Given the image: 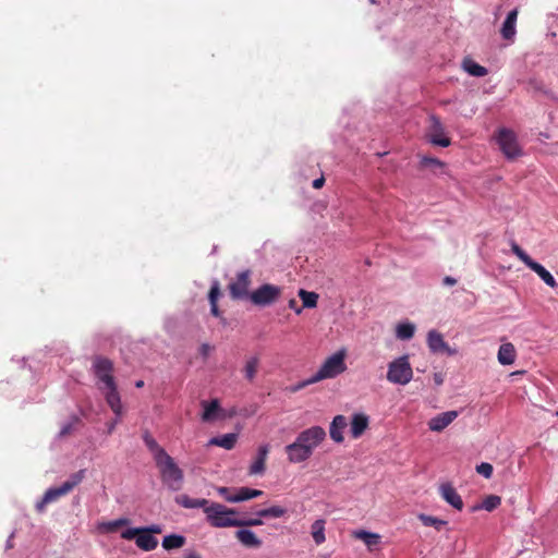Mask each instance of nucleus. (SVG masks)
I'll use <instances>...</instances> for the list:
<instances>
[{
  "instance_id": "nucleus-37",
  "label": "nucleus",
  "mask_w": 558,
  "mask_h": 558,
  "mask_svg": "<svg viewBox=\"0 0 558 558\" xmlns=\"http://www.w3.org/2000/svg\"><path fill=\"white\" fill-rule=\"evenodd\" d=\"M299 296L301 298L304 307L313 308L317 305L318 294L315 292H308L301 289L299 291Z\"/></svg>"
},
{
  "instance_id": "nucleus-46",
  "label": "nucleus",
  "mask_w": 558,
  "mask_h": 558,
  "mask_svg": "<svg viewBox=\"0 0 558 558\" xmlns=\"http://www.w3.org/2000/svg\"><path fill=\"white\" fill-rule=\"evenodd\" d=\"M144 531H147V533H149V535H153L154 534H160L162 532V529L159 524H151L149 526H145V527H142Z\"/></svg>"
},
{
  "instance_id": "nucleus-23",
  "label": "nucleus",
  "mask_w": 558,
  "mask_h": 558,
  "mask_svg": "<svg viewBox=\"0 0 558 558\" xmlns=\"http://www.w3.org/2000/svg\"><path fill=\"white\" fill-rule=\"evenodd\" d=\"M352 536L356 539L363 541L371 551L374 550L380 543L379 534L367 532L364 530L354 531L352 533Z\"/></svg>"
},
{
  "instance_id": "nucleus-43",
  "label": "nucleus",
  "mask_w": 558,
  "mask_h": 558,
  "mask_svg": "<svg viewBox=\"0 0 558 558\" xmlns=\"http://www.w3.org/2000/svg\"><path fill=\"white\" fill-rule=\"evenodd\" d=\"M493 465L487 462H482L476 466V472L481 475H483L485 478H490L493 475Z\"/></svg>"
},
{
  "instance_id": "nucleus-30",
  "label": "nucleus",
  "mask_w": 558,
  "mask_h": 558,
  "mask_svg": "<svg viewBox=\"0 0 558 558\" xmlns=\"http://www.w3.org/2000/svg\"><path fill=\"white\" fill-rule=\"evenodd\" d=\"M185 544V537L178 534H170L163 537L162 547L166 550L181 548Z\"/></svg>"
},
{
  "instance_id": "nucleus-27",
  "label": "nucleus",
  "mask_w": 558,
  "mask_h": 558,
  "mask_svg": "<svg viewBox=\"0 0 558 558\" xmlns=\"http://www.w3.org/2000/svg\"><path fill=\"white\" fill-rule=\"evenodd\" d=\"M201 404L204 409L202 420L204 422L214 421L217 417L218 412L220 411L219 401L217 399H214L210 402L202 401Z\"/></svg>"
},
{
  "instance_id": "nucleus-57",
  "label": "nucleus",
  "mask_w": 558,
  "mask_h": 558,
  "mask_svg": "<svg viewBox=\"0 0 558 558\" xmlns=\"http://www.w3.org/2000/svg\"><path fill=\"white\" fill-rule=\"evenodd\" d=\"M135 387H136V388H142V387H144V381H143V380H137V381L135 383Z\"/></svg>"
},
{
  "instance_id": "nucleus-34",
  "label": "nucleus",
  "mask_w": 558,
  "mask_h": 558,
  "mask_svg": "<svg viewBox=\"0 0 558 558\" xmlns=\"http://www.w3.org/2000/svg\"><path fill=\"white\" fill-rule=\"evenodd\" d=\"M501 504V498L497 495H488L484 498L481 506L473 507V510L485 509L486 511H493L498 508Z\"/></svg>"
},
{
  "instance_id": "nucleus-59",
  "label": "nucleus",
  "mask_w": 558,
  "mask_h": 558,
  "mask_svg": "<svg viewBox=\"0 0 558 558\" xmlns=\"http://www.w3.org/2000/svg\"><path fill=\"white\" fill-rule=\"evenodd\" d=\"M556 414L558 415V412Z\"/></svg>"
},
{
  "instance_id": "nucleus-14",
  "label": "nucleus",
  "mask_w": 558,
  "mask_h": 558,
  "mask_svg": "<svg viewBox=\"0 0 558 558\" xmlns=\"http://www.w3.org/2000/svg\"><path fill=\"white\" fill-rule=\"evenodd\" d=\"M458 415V411L454 410L442 412L429 420L428 427L433 432H441L449 426Z\"/></svg>"
},
{
  "instance_id": "nucleus-36",
  "label": "nucleus",
  "mask_w": 558,
  "mask_h": 558,
  "mask_svg": "<svg viewBox=\"0 0 558 558\" xmlns=\"http://www.w3.org/2000/svg\"><path fill=\"white\" fill-rule=\"evenodd\" d=\"M259 360L257 356L250 357L244 366L245 378L252 381L257 373Z\"/></svg>"
},
{
  "instance_id": "nucleus-16",
  "label": "nucleus",
  "mask_w": 558,
  "mask_h": 558,
  "mask_svg": "<svg viewBox=\"0 0 558 558\" xmlns=\"http://www.w3.org/2000/svg\"><path fill=\"white\" fill-rule=\"evenodd\" d=\"M369 418L364 413H355L350 424V433L353 439L360 438L368 428Z\"/></svg>"
},
{
  "instance_id": "nucleus-42",
  "label": "nucleus",
  "mask_w": 558,
  "mask_h": 558,
  "mask_svg": "<svg viewBox=\"0 0 558 558\" xmlns=\"http://www.w3.org/2000/svg\"><path fill=\"white\" fill-rule=\"evenodd\" d=\"M258 518H250V519H240L238 520L236 527H246V526H258L263 524V521Z\"/></svg>"
},
{
  "instance_id": "nucleus-35",
  "label": "nucleus",
  "mask_w": 558,
  "mask_h": 558,
  "mask_svg": "<svg viewBox=\"0 0 558 558\" xmlns=\"http://www.w3.org/2000/svg\"><path fill=\"white\" fill-rule=\"evenodd\" d=\"M415 331L414 325L410 323L399 324L396 329L397 338L401 340H409L413 337Z\"/></svg>"
},
{
  "instance_id": "nucleus-13",
  "label": "nucleus",
  "mask_w": 558,
  "mask_h": 558,
  "mask_svg": "<svg viewBox=\"0 0 558 558\" xmlns=\"http://www.w3.org/2000/svg\"><path fill=\"white\" fill-rule=\"evenodd\" d=\"M269 453V445L258 447L257 454L248 469L250 475H262L266 471V461Z\"/></svg>"
},
{
  "instance_id": "nucleus-47",
  "label": "nucleus",
  "mask_w": 558,
  "mask_h": 558,
  "mask_svg": "<svg viewBox=\"0 0 558 558\" xmlns=\"http://www.w3.org/2000/svg\"><path fill=\"white\" fill-rule=\"evenodd\" d=\"M218 493L227 501H228V498H234V494H231L230 489L228 487H219Z\"/></svg>"
},
{
  "instance_id": "nucleus-2",
  "label": "nucleus",
  "mask_w": 558,
  "mask_h": 558,
  "mask_svg": "<svg viewBox=\"0 0 558 558\" xmlns=\"http://www.w3.org/2000/svg\"><path fill=\"white\" fill-rule=\"evenodd\" d=\"M325 439L326 432L320 426H312L302 430L295 440L284 448L289 462L302 463L308 460Z\"/></svg>"
},
{
  "instance_id": "nucleus-54",
  "label": "nucleus",
  "mask_w": 558,
  "mask_h": 558,
  "mask_svg": "<svg viewBox=\"0 0 558 558\" xmlns=\"http://www.w3.org/2000/svg\"><path fill=\"white\" fill-rule=\"evenodd\" d=\"M210 351V345L207 344V343H204L202 344L201 347V353L204 355V356H207V354L209 353Z\"/></svg>"
},
{
  "instance_id": "nucleus-31",
  "label": "nucleus",
  "mask_w": 558,
  "mask_h": 558,
  "mask_svg": "<svg viewBox=\"0 0 558 558\" xmlns=\"http://www.w3.org/2000/svg\"><path fill=\"white\" fill-rule=\"evenodd\" d=\"M463 69L472 76L482 77L487 74V69L474 62L471 59L463 61Z\"/></svg>"
},
{
  "instance_id": "nucleus-58",
  "label": "nucleus",
  "mask_w": 558,
  "mask_h": 558,
  "mask_svg": "<svg viewBox=\"0 0 558 558\" xmlns=\"http://www.w3.org/2000/svg\"><path fill=\"white\" fill-rule=\"evenodd\" d=\"M295 304H296V302H295L294 300H291V301H290V307H292V308H293V307L295 306Z\"/></svg>"
},
{
  "instance_id": "nucleus-25",
  "label": "nucleus",
  "mask_w": 558,
  "mask_h": 558,
  "mask_svg": "<svg viewBox=\"0 0 558 558\" xmlns=\"http://www.w3.org/2000/svg\"><path fill=\"white\" fill-rule=\"evenodd\" d=\"M264 495L263 490L254 489L250 487H240L234 494V498H228L229 502H241L245 500H250L253 498H257Z\"/></svg>"
},
{
  "instance_id": "nucleus-56",
  "label": "nucleus",
  "mask_w": 558,
  "mask_h": 558,
  "mask_svg": "<svg viewBox=\"0 0 558 558\" xmlns=\"http://www.w3.org/2000/svg\"><path fill=\"white\" fill-rule=\"evenodd\" d=\"M185 558H201L196 553H190Z\"/></svg>"
},
{
  "instance_id": "nucleus-49",
  "label": "nucleus",
  "mask_w": 558,
  "mask_h": 558,
  "mask_svg": "<svg viewBox=\"0 0 558 558\" xmlns=\"http://www.w3.org/2000/svg\"><path fill=\"white\" fill-rule=\"evenodd\" d=\"M116 416H117V418L108 424V434H111L114 430L116 425L119 423L120 417L122 415H116Z\"/></svg>"
},
{
  "instance_id": "nucleus-39",
  "label": "nucleus",
  "mask_w": 558,
  "mask_h": 558,
  "mask_svg": "<svg viewBox=\"0 0 558 558\" xmlns=\"http://www.w3.org/2000/svg\"><path fill=\"white\" fill-rule=\"evenodd\" d=\"M421 167L442 170L446 165L437 158L424 156L421 158Z\"/></svg>"
},
{
  "instance_id": "nucleus-38",
  "label": "nucleus",
  "mask_w": 558,
  "mask_h": 558,
  "mask_svg": "<svg viewBox=\"0 0 558 558\" xmlns=\"http://www.w3.org/2000/svg\"><path fill=\"white\" fill-rule=\"evenodd\" d=\"M420 520L425 526H434L437 531H440L447 524L444 520L426 514H421Z\"/></svg>"
},
{
  "instance_id": "nucleus-1",
  "label": "nucleus",
  "mask_w": 558,
  "mask_h": 558,
  "mask_svg": "<svg viewBox=\"0 0 558 558\" xmlns=\"http://www.w3.org/2000/svg\"><path fill=\"white\" fill-rule=\"evenodd\" d=\"M113 362L102 355H95L92 359V373L96 378V386L101 391L109 408L116 415L123 414L118 385L113 376Z\"/></svg>"
},
{
  "instance_id": "nucleus-17",
  "label": "nucleus",
  "mask_w": 558,
  "mask_h": 558,
  "mask_svg": "<svg viewBox=\"0 0 558 558\" xmlns=\"http://www.w3.org/2000/svg\"><path fill=\"white\" fill-rule=\"evenodd\" d=\"M519 15V10L515 8L510 11L501 26L500 34L504 39L513 41L517 34L515 23Z\"/></svg>"
},
{
  "instance_id": "nucleus-40",
  "label": "nucleus",
  "mask_w": 558,
  "mask_h": 558,
  "mask_svg": "<svg viewBox=\"0 0 558 558\" xmlns=\"http://www.w3.org/2000/svg\"><path fill=\"white\" fill-rule=\"evenodd\" d=\"M511 251L525 266L530 265L532 258L515 242L511 243Z\"/></svg>"
},
{
  "instance_id": "nucleus-33",
  "label": "nucleus",
  "mask_w": 558,
  "mask_h": 558,
  "mask_svg": "<svg viewBox=\"0 0 558 558\" xmlns=\"http://www.w3.org/2000/svg\"><path fill=\"white\" fill-rule=\"evenodd\" d=\"M130 520L126 518H120L113 521L104 522L99 525V529L106 533H114L121 526L128 525Z\"/></svg>"
},
{
  "instance_id": "nucleus-29",
  "label": "nucleus",
  "mask_w": 558,
  "mask_h": 558,
  "mask_svg": "<svg viewBox=\"0 0 558 558\" xmlns=\"http://www.w3.org/2000/svg\"><path fill=\"white\" fill-rule=\"evenodd\" d=\"M143 440L147 448L153 452L155 462L161 459V454H168L166 450L160 447L158 442L150 436L149 433L144 434Z\"/></svg>"
},
{
  "instance_id": "nucleus-15",
  "label": "nucleus",
  "mask_w": 558,
  "mask_h": 558,
  "mask_svg": "<svg viewBox=\"0 0 558 558\" xmlns=\"http://www.w3.org/2000/svg\"><path fill=\"white\" fill-rule=\"evenodd\" d=\"M440 496L457 510H462L463 501L461 496L450 483H444L439 487Z\"/></svg>"
},
{
  "instance_id": "nucleus-55",
  "label": "nucleus",
  "mask_w": 558,
  "mask_h": 558,
  "mask_svg": "<svg viewBox=\"0 0 558 558\" xmlns=\"http://www.w3.org/2000/svg\"><path fill=\"white\" fill-rule=\"evenodd\" d=\"M13 538H14V534L12 533L7 541L5 549H11L14 547Z\"/></svg>"
},
{
  "instance_id": "nucleus-4",
  "label": "nucleus",
  "mask_w": 558,
  "mask_h": 558,
  "mask_svg": "<svg viewBox=\"0 0 558 558\" xmlns=\"http://www.w3.org/2000/svg\"><path fill=\"white\" fill-rule=\"evenodd\" d=\"M160 472L162 483L172 492H178L183 486V471L169 454H161V459L156 462Z\"/></svg>"
},
{
  "instance_id": "nucleus-3",
  "label": "nucleus",
  "mask_w": 558,
  "mask_h": 558,
  "mask_svg": "<svg viewBox=\"0 0 558 558\" xmlns=\"http://www.w3.org/2000/svg\"><path fill=\"white\" fill-rule=\"evenodd\" d=\"M207 522L217 529L232 527L238 524L239 518L238 511L232 508H228L219 502H211L204 509Z\"/></svg>"
},
{
  "instance_id": "nucleus-7",
  "label": "nucleus",
  "mask_w": 558,
  "mask_h": 558,
  "mask_svg": "<svg viewBox=\"0 0 558 558\" xmlns=\"http://www.w3.org/2000/svg\"><path fill=\"white\" fill-rule=\"evenodd\" d=\"M495 138L500 150L508 159H514L522 154L517 135L512 130L501 128L497 131Z\"/></svg>"
},
{
  "instance_id": "nucleus-8",
  "label": "nucleus",
  "mask_w": 558,
  "mask_h": 558,
  "mask_svg": "<svg viewBox=\"0 0 558 558\" xmlns=\"http://www.w3.org/2000/svg\"><path fill=\"white\" fill-rule=\"evenodd\" d=\"M282 293V289L278 286L265 283L251 292L250 301L257 306H269L276 303Z\"/></svg>"
},
{
  "instance_id": "nucleus-5",
  "label": "nucleus",
  "mask_w": 558,
  "mask_h": 558,
  "mask_svg": "<svg viewBox=\"0 0 558 558\" xmlns=\"http://www.w3.org/2000/svg\"><path fill=\"white\" fill-rule=\"evenodd\" d=\"M413 378L409 355H402L388 364L387 379L391 384L407 385Z\"/></svg>"
},
{
  "instance_id": "nucleus-45",
  "label": "nucleus",
  "mask_w": 558,
  "mask_h": 558,
  "mask_svg": "<svg viewBox=\"0 0 558 558\" xmlns=\"http://www.w3.org/2000/svg\"><path fill=\"white\" fill-rule=\"evenodd\" d=\"M219 295H220L219 287H218V284H214L210 288L209 294H208L210 304L217 303Z\"/></svg>"
},
{
  "instance_id": "nucleus-6",
  "label": "nucleus",
  "mask_w": 558,
  "mask_h": 558,
  "mask_svg": "<svg viewBox=\"0 0 558 558\" xmlns=\"http://www.w3.org/2000/svg\"><path fill=\"white\" fill-rule=\"evenodd\" d=\"M345 352L338 351L323 363L317 373L314 375V380H323L326 378H333L347 369Z\"/></svg>"
},
{
  "instance_id": "nucleus-51",
  "label": "nucleus",
  "mask_w": 558,
  "mask_h": 558,
  "mask_svg": "<svg viewBox=\"0 0 558 558\" xmlns=\"http://www.w3.org/2000/svg\"><path fill=\"white\" fill-rule=\"evenodd\" d=\"M48 504H49V502H45V496H44V497L41 498V500H40V501H38V502L36 504V509H37V511H38V512H43V511L45 510V508H46V506H47Z\"/></svg>"
},
{
  "instance_id": "nucleus-22",
  "label": "nucleus",
  "mask_w": 558,
  "mask_h": 558,
  "mask_svg": "<svg viewBox=\"0 0 558 558\" xmlns=\"http://www.w3.org/2000/svg\"><path fill=\"white\" fill-rule=\"evenodd\" d=\"M527 267L536 272L538 277L550 288H556L558 286L557 281L555 280L554 276L539 263L535 260H531L530 265Z\"/></svg>"
},
{
  "instance_id": "nucleus-12",
  "label": "nucleus",
  "mask_w": 558,
  "mask_h": 558,
  "mask_svg": "<svg viewBox=\"0 0 558 558\" xmlns=\"http://www.w3.org/2000/svg\"><path fill=\"white\" fill-rule=\"evenodd\" d=\"M429 121L430 125L428 135L430 143L437 146L448 147L451 144V141L448 136H446L445 128L439 118L432 116Z\"/></svg>"
},
{
  "instance_id": "nucleus-32",
  "label": "nucleus",
  "mask_w": 558,
  "mask_h": 558,
  "mask_svg": "<svg viewBox=\"0 0 558 558\" xmlns=\"http://www.w3.org/2000/svg\"><path fill=\"white\" fill-rule=\"evenodd\" d=\"M287 512L288 510L284 507L274 505L269 508L258 510L257 515L264 518H282L283 515L287 514Z\"/></svg>"
},
{
  "instance_id": "nucleus-50",
  "label": "nucleus",
  "mask_w": 558,
  "mask_h": 558,
  "mask_svg": "<svg viewBox=\"0 0 558 558\" xmlns=\"http://www.w3.org/2000/svg\"><path fill=\"white\" fill-rule=\"evenodd\" d=\"M442 283L445 286H454L457 283V279H454L453 277H450V276H446L444 279H442Z\"/></svg>"
},
{
  "instance_id": "nucleus-20",
  "label": "nucleus",
  "mask_w": 558,
  "mask_h": 558,
  "mask_svg": "<svg viewBox=\"0 0 558 558\" xmlns=\"http://www.w3.org/2000/svg\"><path fill=\"white\" fill-rule=\"evenodd\" d=\"M236 539L247 548H258L262 546V541L256 534L247 529H240L235 532Z\"/></svg>"
},
{
  "instance_id": "nucleus-53",
  "label": "nucleus",
  "mask_w": 558,
  "mask_h": 558,
  "mask_svg": "<svg viewBox=\"0 0 558 558\" xmlns=\"http://www.w3.org/2000/svg\"><path fill=\"white\" fill-rule=\"evenodd\" d=\"M434 381L437 386H440L444 383L442 375L439 373L434 374Z\"/></svg>"
},
{
  "instance_id": "nucleus-11",
  "label": "nucleus",
  "mask_w": 558,
  "mask_h": 558,
  "mask_svg": "<svg viewBox=\"0 0 558 558\" xmlns=\"http://www.w3.org/2000/svg\"><path fill=\"white\" fill-rule=\"evenodd\" d=\"M251 275V270H243L236 275L233 282L229 283L228 289L233 300L250 299Z\"/></svg>"
},
{
  "instance_id": "nucleus-21",
  "label": "nucleus",
  "mask_w": 558,
  "mask_h": 558,
  "mask_svg": "<svg viewBox=\"0 0 558 558\" xmlns=\"http://www.w3.org/2000/svg\"><path fill=\"white\" fill-rule=\"evenodd\" d=\"M517 356L515 348L512 343L507 342L499 347L498 362L501 365H511L514 363Z\"/></svg>"
},
{
  "instance_id": "nucleus-44",
  "label": "nucleus",
  "mask_w": 558,
  "mask_h": 558,
  "mask_svg": "<svg viewBox=\"0 0 558 558\" xmlns=\"http://www.w3.org/2000/svg\"><path fill=\"white\" fill-rule=\"evenodd\" d=\"M314 383H317V380H314V376H312L310 379L300 381L296 385L290 387V391L291 392H296V391H299V390H301V389L305 388L306 386H308L311 384H314Z\"/></svg>"
},
{
  "instance_id": "nucleus-52",
  "label": "nucleus",
  "mask_w": 558,
  "mask_h": 558,
  "mask_svg": "<svg viewBox=\"0 0 558 558\" xmlns=\"http://www.w3.org/2000/svg\"><path fill=\"white\" fill-rule=\"evenodd\" d=\"M210 312H211V314H213L214 316H216V317H219V316H220V311H219V308H218L217 303H215V304H210Z\"/></svg>"
},
{
  "instance_id": "nucleus-19",
  "label": "nucleus",
  "mask_w": 558,
  "mask_h": 558,
  "mask_svg": "<svg viewBox=\"0 0 558 558\" xmlns=\"http://www.w3.org/2000/svg\"><path fill=\"white\" fill-rule=\"evenodd\" d=\"M348 426V423H347V418L345 416L343 415H336L330 424V428H329V434H330V438L335 441V442H342L344 437H343V429Z\"/></svg>"
},
{
  "instance_id": "nucleus-18",
  "label": "nucleus",
  "mask_w": 558,
  "mask_h": 558,
  "mask_svg": "<svg viewBox=\"0 0 558 558\" xmlns=\"http://www.w3.org/2000/svg\"><path fill=\"white\" fill-rule=\"evenodd\" d=\"M427 344L430 351L435 353L439 352H447L448 354H451L448 344L445 342L441 333L437 332L436 330H430L427 336Z\"/></svg>"
},
{
  "instance_id": "nucleus-48",
  "label": "nucleus",
  "mask_w": 558,
  "mask_h": 558,
  "mask_svg": "<svg viewBox=\"0 0 558 558\" xmlns=\"http://www.w3.org/2000/svg\"><path fill=\"white\" fill-rule=\"evenodd\" d=\"M324 184H325V178H324V177H320V178H318V179H315V180L313 181V184H312V185H313V187H314V189L318 190V189L323 187V186H324Z\"/></svg>"
},
{
  "instance_id": "nucleus-10",
  "label": "nucleus",
  "mask_w": 558,
  "mask_h": 558,
  "mask_svg": "<svg viewBox=\"0 0 558 558\" xmlns=\"http://www.w3.org/2000/svg\"><path fill=\"white\" fill-rule=\"evenodd\" d=\"M121 537L128 541L135 539L136 546L145 551L154 550L158 545L157 538L153 535H149L147 531H144L141 527H131L124 530L121 533Z\"/></svg>"
},
{
  "instance_id": "nucleus-28",
  "label": "nucleus",
  "mask_w": 558,
  "mask_h": 558,
  "mask_svg": "<svg viewBox=\"0 0 558 558\" xmlns=\"http://www.w3.org/2000/svg\"><path fill=\"white\" fill-rule=\"evenodd\" d=\"M325 524V520L318 519L311 526V534L316 545H322L326 541Z\"/></svg>"
},
{
  "instance_id": "nucleus-9",
  "label": "nucleus",
  "mask_w": 558,
  "mask_h": 558,
  "mask_svg": "<svg viewBox=\"0 0 558 558\" xmlns=\"http://www.w3.org/2000/svg\"><path fill=\"white\" fill-rule=\"evenodd\" d=\"M85 477V470H80L73 474L59 487H51L45 493V502H53L60 497L72 492Z\"/></svg>"
},
{
  "instance_id": "nucleus-26",
  "label": "nucleus",
  "mask_w": 558,
  "mask_h": 558,
  "mask_svg": "<svg viewBox=\"0 0 558 558\" xmlns=\"http://www.w3.org/2000/svg\"><path fill=\"white\" fill-rule=\"evenodd\" d=\"M236 440H238V435L230 433V434H225L222 436L213 437L209 440V445L218 446V447L225 448L227 450H231L234 448Z\"/></svg>"
},
{
  "instance_id": "nucleus-41",
  "label": "nucleus",
  "mask_w": 558,
  "mask_h": 558,
  "mask_svg": "<svg viewBox=\"0 0 558 558\" xmlns=\"http://www.w3.org/2000/svg\"><path fill=\"white\" fill-rule=\"evenodd\" d=\"M78 422H80V418L77 416H73L70 422H68L66 424H64L61 427L59 436L65 437V436L70 435Z\"/></svg>"
},
{
  "instance_id": "nucleus-24",
  "label": "nucleus",
  "mask_w": 558,
  "mask_h": 558,
  "mask_svg": "<svg viewBox=\"0 0 558 558\" xmlns=\"http://www.w3.org/2000/svg\"><path fill=\"white\" fill-rule=\"evenodd\" d=\"M175 502L186 509L203 508V510L210 505L205 498H191L187 495H179Z\"/></svg>"
}]
</instances>
